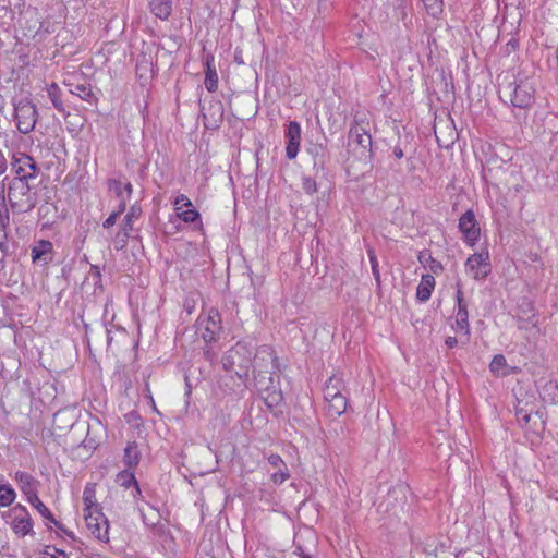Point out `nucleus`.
Masks as SVG:
<instances>
[{"mask_svg":"<svg viewBox=\"0 0 558 558\" xmlns=\"http://www.w3.org/2000/svg\"><path fill=\"white\" fill-rule=\"evenodd\" d=\"M254 373V387L258 391H266L272 384V374L278 368L275 351L269 345L259 347L252 355Z\"/></svg>","mask_w":558,"mask_h":558,"instance_id":"nucleus-1","label":"nucleus"},{"mask_svg":"<svg viewBox=\"0 0 558 558\" xmlns=\"http://www.w3.org/2000/svg\"><path fill=\"white\" fill-rule=\"evenodd\" d=\"M253 349L245 342H238L222 356V367L227 372H234L235 375L250 387V369L252 366Z\"/></svg>","mask_w":558,"mask_h":558,"instance_id":"nucleus-2","label":"nucleus"},{"mask_svg":"<svg viewBox=\"0 0 558 558\" xmlns=\"http://www.w3.org/2000/svg\"><path fill=\"white\" fill-rule=\"evenodd\" d=\"M31 181L12 178L8 183L7 199L14 213L31 211L37 204V194L31 186Z\"/></svg>","mask_w":558,"mask_h":558,"instance_id":"nucleus-3","label":"nucleus"},{"mask_svg":"<svg viewBox=\"0 0 558 558\" xmlns=\"http://www.w3.org/2000/svg\"><path fill=\"white\" fill-rule=\"evenodd\" d=\"M499 95L501 99H509L513 107L527 109L534 104L535 87L527 77L517 78L512 83L500 85Z\"/></svg>","mask_w":558,"mask_h":558,"instance_id":"nucleus-4","label":"nucleus"},{"mask_svg":"<svg viewBox=\"0 0 558 558\" xmlns=\"http://www.w3.org/2000/svg\"><path fill=\"white\" fill-rule=\"evenodd\" d=\"M324 399L328 416L336 418L345 412L348 393L342 376L333 375L328 379L324 387Z\"/></svg>","mask_w":558,"mask_h":558,"instance_id":"nucleus-5","label":"nucleus"},{"mask_svg":"<svg viewBox=\"0 0 558 558\" xmlns=\"http://www.w3.org/2000/svg\"><path fill=\"white\" fill-rule=\"evenodd\" d=\"M14 116L17 130L23 134L32 132L36 125L38 113L36 106L27 100L21 99L14 105Z\"/></svg>","mask_w":558,"mask_h":558,"instance_id":"nucleus-6","label":"nucleus"},{"mask_svg":"<svg viewBox=\"0 0 558 558\" xmlns=\"http://www.w3.org/2000/svg\"><path fill=\"white\" fill-rule=\"evenodd\" d=\"M8 518L11 529L17 536L24 537L33 532V520L24 506L16 505L11 508Z\"/></svg>","mask_w":558,"mask_h":558,"instance_id":"nucleus-7","label":"nucleus"},{"mask_svg":"<svg viewBox=\"0 0 558 558\" xmlns=\"http://www.w3.org/2000/svg\"><path fill=\"white\" fill-rule=\"evenodd\" d=\"M13 178H21L23 181H32L36 178L38 167L33 157L24 153H16L11 161Z\"/></svg>","mask_w":558,"mask_h":558,"instance_id":"nucleus-8","label":"nucleus"},{"mask_svg":"<svg viewBox=\"0 0 558 558\" xmlns=\"http://www.w3.org/2000/svg\"><path fill=\"white\" fill-rule=\"evenodd\" d=\"M456 318L454 325L452 328L456 332H460L465 336L466 340L470 336V324H469V312H468V303L464 300V294L462 291V286L460 282H457V291H456Z\"/></svg>","mask_w":558,"mask_h":558,"instance_id":"nucleus-9","label":"nucleus"},{"mask_svg":"<svg viewBox=\"0 0 558 558\" xmlns=\"http://www.w3.org/2000/svg\"><path fill=\"white\" fill-rule=\"evenodd\" d=\"M84 518L87 530L95 538L101 542L109 539V523L101 510L86 512Z\"/></svg>","mask_w":558,"mask_h":558,"instance_id":"nucleus-10","label":"nucleus"},{"mask_svg":"<svg viewBox=\"0 0 558 558\" xmlns=\"http://www.w3.org/2000/svg\"><path fill=\"white\" fill-rule=\"evenodd\" d=\"M197 324L201 336L206 343L216 341L221 330V319L218 311H209L206 316L198 318Z\"/></svg>","mask_w":558,"mask_h":558,"instance_id":"nucleus-11","label":"nucleus"},{"mask_svg":"<svg viewBox=\"0 0 558 558\" xmlns=\"http://www.w3.org/2000/svg\"><path fill=\"white\" fill-rule=\"evenodd\" d=\"M466 271L475 279H484L490 272L489 254L487 251L471 255L465 263Z\"/></svg>","mask_w":558,"mask_h":558,"instance_id":"nucleus-12","label":"nucleus"},{"mask_svg":"<svg viewBox=\"0 0 558 558\" xmlns=\"http://www.w3.org/2000/svg\"><path fill=\"white\" fill-rule=\"evenodd\" d=\"M459 229L463 233L465 242L474 245L480 236V227L472 210L465 211L460 217Z\"/></svg>","mask_w":558,"mask_h":558,"instance_id":"nucleus-13","label":"nucleus"},{"mask_svg":"<svg viewBox=\"0 0 558 558\" xmlns=\"http://www.w3.org/2000/svg\"><path fill=\"white\" fill-rule=\"evenodd\" d=\"M32 262L44 266L52 262L53 244L48 240H39L31 250Z\"/></svg>","mask_w":558,"mask_h":558,"instance_id":"nucleus-14","label":"nucleus"},{"mask_svg":"<svg viewBox=\"0 0 558 558\" xmlns=\"http://www.w3.org/2000/svg\"><path fill=\"white\" fill-rule=\"evenodd\" d=\"M286 138L288 141L286 147V156L289 159H294L299 153L301 141V126L296 121H291L288 124Z\"/></svg>","mask_w":558,"mask_h":558,"instance_id":"nucleus-15","label":"nucleus"},{"mask_svg":"<svg viewBox=\"0 0 558 558\" xmlns=\"http://www.w3.org/2000/svg\"><path fill=\"white\" fill-rule=\"evenodd\" d=\"M349 140L362 149V153L368 151L372 147V137L367 129L357 121L351 125L349 131Z\"/></svg>","mask_w":558,"mask_h":558,"instance_id":"nucleus-16","label":"nucleus"},{"mask_svg":"<svg viewBox=\"0 0 558 558\" xmlns=\"http://www.w3.org/2000/svg\"><path fill=\"white\" fill-rule=\"evenodd\" d=\"M268 463L276 469L271 474V481L274 484L280 485L290 477L289 469L279 454H270L268 457Z\"/></svg>","mask_w":558,"mask_h":558,"instance_id":"nucleus-17","label":"nucleus"},{"mask_svg":"<svg viewBox=\"0 0 558 558\" xmlns=\"http://www.w3.org/2000/svg\"><path fill=\"white\" fill-rule=\"evenodd\" d=\"M205 87L208 92H216L218 88V74L215 68V59L213 54H207L205 58Z\"/></svg>","mask_w":558,"mask_h":558,"instance_id":"nucleus-18","label":"nucleus"},{"mask_svg":"<svg viewBox=\"0 0 558 558\" xmlns=\"http://www.w3.org/2000/svg\"><path fill=\"white\" fill-rule=\"evenodd\" d=\"M489 371L496 377H506L517 372V367H510L507 363L506 357L502 354H496L490 364Z\"/></svg>","mask_w":558,"mask_h":558,"instance_id":"nucleus-19","label":"nucleus"},{"mask_svg":"<svg viewBox=\"0 0 558 558\" xmlns=\"http://www.w3.org/2000/svg\"><path fill=\"white\" fill-rule=\"evenodd\" d=\"M15 480L17 481L21 490L23 492L27 499L33 497V495L37 494V481L31 474L19 471L15 473Z\"/></svg>","mask_w":558,"mask_h":558,"instance_id":"nucleus-20","label":"nucleus"},{"mask_svg":"<svg viewBox=\"0 0 558 558\" xmlns=\"http://www.w3.org/2000/svg\"><path fill=\"white\" fill-rule=\"evenodd\" d=\"M435 288V278L433 275L425 274L421 278V282L416 289V298L421 302H426L429 300L432 292Z\"/></svg>","mask_w":558,"mask_h":558,"instance_id":"nucleus-21","label":"nucleus"},{"mask_svg":"<svg viewBox=\"0 0 558 558\" xmlns=\"http://www.w3.org/2000/svg\"><path fill=\"white\" fill-rule=\"evenodd\" d=\"M306 151L313 157L314 168L324 167L327 155L326 145L322 143H310Z\"/></svg>","mask_w":558,"mask_h":558,"instance_id":"nucleus-22","label":"nucleus"},{"mask_svg":"<svg viewBox=\"0 0 558 558\" xmlns=\"http://www.w3.org/2000/svg\"><path fill=\"white\" fill-rule=\"evenodd\" d=\"M84 513L101 510L96 499L95 484H87L83 492Z\"/></svg>","mask_w":558,"mask_h":558,"instance_id":"nucleus-23","label":"nucleus"},{"mask_svg":"<svg viewBox=\"0 0 558 558\" xmlns=\"http://www.w3.org/2000/svg\"><path fill=\"white\" fill-rule=\"evenodd\" d=\"M27 501L50 523H53L56 526L60 527L59 522L54 519L51 511L47 508V506L39 499L38 495H33Z\"/></svg>","mask_w":558,"mask_h":558,"instance_id":"nucleus-24","label":"nucleus"},{"mask_svg":"<svg viewBox=\"0 0 558 558\" xmlns=\"http://www.w3.org/2000/svg\"><path fill=\"white\" fill-rule=\"evenodd\" d=\"M151 12L159 19L166 20L171 13L170 0H153L150 2Z\"/></svg>","mask_w":558,"mask_h":558,"instance_id":"nucleus-25","label":"nucleus"},{"mask_svg":"<svg viewBox=\"0 0 558 558\" xmlns=\"http://www.w3.org/2000/svg\"><path fill=\"white\" fill-rule=\"evenodd\" d=\"M141 452L138 447L133 442L129 444L124 449V462L128 468L132 469L140 463Z\"/></svg>","mask_w":558,"mask_h":558,"instance_id":"nucleus-26","label":"nucleus"},{"mask_svg":"<svg viewBox=\"0 0 558 558\" xmlns=\"http://www.w3.org/2000/svg\"><path fill=\"white\" fill-rule=\"evenodd\" d=\"M71 93L77 95L81 99L94 105L97 102V97L93 93L92 88L84 84H77L71 89Z\"/></svg>","mask_w":558,"mask_h":558,"instance_id":"nucleus-27","label":"nucleus"},{"mask_svg":"<svg viewBox=\"0 0 558 558\" xmlns=\"http://www.w3.org/2000/svg\"><path fill=\"white\" fill-rule=\"evenodd\" d=\"M132 230L120 226L118 232L112 238V244L117 251L123 250L128 245L130 233Z\"/></svg>","mask_w":558,"mask_h":558,"instance_id":"nucleus-28","label":"nucleus"},{"mask_svg":"<svg viewBox=\"0 0 558 558\" xmlns=\"http://www.w3.org/2000/svg\"><path fill=\"white\" fill-rule=\"evenodd\" d=\"M48 96L53 105V107L59 111V112H64V107H63V104H62V100H61V90L59 88V86L56 84V83H52L49 85L48 89Z\"/></svg>","mask_w":558,"mask_h":558,"instance_id":"nucleus-29","label":"nucleus"},{"mask_svg":"<svg viewBox=\"0 0 558 558\" xmlns=\"http://www.w3.org/2000/svg\"><path fill=\"white\" fill-rule=\"evenodd\" d=\"M16 497L14 489L9 485H0V507L10 506Z\"/></svg>","mask_w":558,"mask_h":558,"instance_id":"nucleus-30","label":"nucleus"},{"mask_svg":"<svg viewBox=\"0 0 558 558\" xmlns=\"http://www.w3.org/2000/svg\"><path fill=\"white\" fill-rule=\"evenodd\" d=\"M426 12L433 17H437L442 13L444 1L442 0H422Z\"/></svg>","mask_w":558,"mask_h":558,"instance_id":"nucleus-31","label":"nucleus"},{"mask_svg":"<svg viewBox=\"0 0 558 558\" xmlns=\"http://www.w3.org/2000/svg\"><path fill=\"white\" fill-rule=\"evenodd\" d=\"M141 214L142 209L140 206H131L128 214L124 216L121 226L126 227L130 230H133V222L134 220L140 218Z\"/></svg>","mask_w":558,"mask_h":558,"instance_id":"nucleus-32","label":"nucleus"},{"mask_svg":"<svg viewBox=\"0 0 558 558\" xmlns=\"http://www.w3.org/2000/svg\"><path fill=\"white\" fill-rule=\"evenodd\" d=\"M117 482L124 488L133 487L137 483L134 474L128 470L121 471L117 475Z\"/></svg>","mask_w":558,"mask_h":558,"instance_id":"nucleus-33","label":"nucleus"},{"mask_svg":"<svg viewBox=\"0 0 558 558\" xmlns=\"http://www.w3.org/2000/svg\"><path fill=\"white\" fill-rule=\"evenodd\" d=\"M178 217L187 223H193L199 220V213L192 207H187L185 210H177Z\"/></svg>","mask_w":558,"mask_h":558,"instance_id":"nucleus-34","label":"nucleus"},{"mask_svg":"<svg viewBox=\"0 0 558 558\" xmlns=\"http://www.w3.org/2000/svg\"><path fill=\"white\" fill-rule=\"evenodd\" d=\"M44 558H69L66 553L62 549H59L57 547H47L43 551Z\"/></svg>","mask_w":558,"mask_h":558,"instance_id":"nucleus-35","label":"nucleus"},{"mask_svg":"<svg viewBox=\"0 0 558 558\" xmlns=\"http://www.w3.org/2000/svg\"><path fill=\"white\" fill-rule=\"evenodd\" d=\"M302 187L305 191V193L312 195L317 192V183L316 181L311 177H304L302 180Z\"/></svg>","mask_w":558,"mask_h":558,"instance_id":"nucleus-36","label":"nucleus"},{"mask_svg":"<svg viewBox=\"0 0 558 558\" xmlns=\"http://www.w3.org/2000/svg\"><path fill=\"white\" fill-rule=\"evenodd\" d=\"M108 189L112 191L118 197H123V184L120 180L110 179L108 181Z\"/></svg>","mask_w":558,"mask_h":558,"instance_id":"nucleus-37","label":"nucleus"},{"mask_svg":"<svg viewBox=\"0 0 558 558\" xmlns=\"http://www.w3.org/2000/svg\"><path fill=\"white\" fill-rule=\"evenodd\" d=\"M368 255H369V262H371V265H372L373 275H374L376 281L379 283L380 275H379L377 258H376V256H375L373 251H368Z\"/></svg>","mask_w":558,"mask_h":558,"instance_id":"nucleus-38","label":"nucleus"},{"mask_svg":"<svg viewBox=\"0 0 558 558\" xmlns=\"http://www.w3.org/2000/svg\"><path fill=\"white\" fill-rule=\"evenodd\" d=\"M174 205L175 210H181V206L192 207L193 204L186 195L180 194L179 196L175 197Z\"/></svg>","mask_w":558,"mask_h":558,"instance_id":"nucleus-39","label":"nucleus"},{"mask_svg":"<svg viewBox=\"0 0 558 558\" xmlns=\"http://www.w3.org/2000/svg\"><path fill=\"white\" fill-rule=\"evenodd\" d=\"M427 259L430 260L428 267L432 272L438 274L442 270V265L440 262L434 259L430 255L427 256Z\"/></svg>","mask_w":558,"mask_h":558,"instance_id":"nucleus-40","label":"nucleus"},{"mask_svg":"<svg viewBox=\"0 0 558 558\" xmlns=\"http://www.w3.org/2000/svg\"><path fill=\"white\" fill-rule=\"evenodd\" d=\"M119 218V216L117 215V213H111L109 215V217L102 222V227L105 229H110L112 226H114V223L117 222V219Z\"/></svg>","mask_w":558,"mask_h":558,"instance_id":"nucleus-41","label":"nucleus"},{"mask_svg":"<svg viewBox=\"0 0 558 558\" xmlns=\"http://www.w3.org/2000/svg\"><path fill=\"white\" fill-rule=\"evenodd\" d=\"M8 170V160L4 153L0 149V175L4 174Z\"/></svg>","mask_w":558,"mask_h":558,"instance_id":"nucleus-42","label":"nucleus"},{"mask_svg":"<svg viewBox=\"0 0 558 558\" xmlns=\"http://www.w3.org/2000/svg\"><path fill=\"white\" fill-rule=\"evenodd\" d=\"M68 414V411L65 410H61V411H58L56 414H54V417H53V424L59 427V428H62L60 425H59V422H61V420Z\"/></svg>","mask_w":558,"mask_h":558,"instance_id":"nucleus-43","label":"nucleus"},{"mask_svg":"<svg viewBox=\"0 0 558 558\" xmlns=\"http://www.w3.org/2000/svg\"><path fill=\"white\" fill-rule=\"evenodd\" d=\"M544 388L547 389V390H555L556 391L554 393V397H553L551 401H555L556 399H558V386L556 384L548 383V384H546V386Z\"/></svg>","mask_w":558,"mask_h":558,"instance_id":"nucleus-44","label":"nucleus"},{"mask_svg":"<svg viewBox=\"0 0 558 558\" xmlns=\"http://www.w3.org/2000/svg\"><path fill=\"white\" fill-rule=\"evenodd\" d=\"M125 208H126V199L124 197H122L118 208L116 210H113V213H117V215L120 217V215L125 210Z\"/></svg>","mask_w":558,"mask_h":558,"instance_id":"nucleus-45","label":"nucleus"},{"mask_svg":"<svg viewBox=\"0 0 558 558\" xmlns=\"http://www.w3.org/2000/svg\"><path fill=\"white\" fill-rule=\"evenodd\" d=\"M132 496L135 499L142 497V490L140 488L138 482L135 485H133Z\"/></svg>","mask_w":558,"mask_h":558,"instance_id":"nucleus-46","label":"nucleus"},{"mask_svg":"<svg viewBox=\"0 0 558 558\" xmlns=\"http://www.w3.org/2000/svg\"><path fill=\"white\" fill-rule=\"evenodd\" d=\"M428 255H429V254H428V253H426V252H422V253L418 255V260H420V263H421V264H423L424 266L429 265V263H430V260H428V259H427V256H428Z\"/></svg>","mask_w":558,"mask_h":558,"instance_id":"nucleus-47","label":"nucleus"},{"mask_svg":"<svg viewBox=\"0 0 558 558\" xmlns=\"http://www.w3.org/2000/svg\"><path fill=\"white\" fill-rule=\"evenodd\" d=\"M124 191H125V192H126V194H128V197L125 198V199L128 201V199L131 197L132 192H133V186H132V184H131L130 182H128V183H125V184L123 185V192H124Z\"/></svg>","mask_w":558,"mask_h":558,"instance_id":"nucleus-48","label":"nucleus"},{"mask_svg":"<svg viewBox=\"0 0 558 558\" xmlns=\"http://www.w3.org/2000/svg\"><path fill=\"white\" fill-rule=\"evenodd\" d=\"M457 343H458V340H457V338H454V337H448V338L446 339V345H447L448 348H450V349H451V348H454V347L457 345Z\"/></svg>","mask_w":558,"mask_h":558,"instance_id":"nucleus-49","label":"nucleus"},{"mask_svg":"<svg viewBox=\"0 0 558 558\" xmlns=\"http://www.w3.org/2000/svg\"><path fill=\"white\" fill-rule=\"evenodd\" d=\"M393 156H395L396 158H398V159H401V158L404 156L403 150L401 149V147L396 146V147L393 148Z\"/></svg>","mask_w":558,"mask_h":558,"instance_id":"nucleus-50","label":"nucleus"},{"mask_svg":"<svg viewBox=\"0 0 558 558\" xmlns=\"http://www.w3.org/2000/svg\"><path fill=\"white\" fill-rule=\"evenodd\" d=\"M294 553L298 554L301 558H312V556L304 553V550L300 546L295 548Z\"/></svg>","mask_w":558,"mask_h":558,"instance_id":"nucleus-51","label":"nucleus"},{"mask_svg":"<svg viewBox=\"0 0 558 558\" xmlns=\"http://www.w3.org/2000/svg\"><path fill=\"white\" fill-rule=\"evenodd\" d=\"M110 333H111V331L109 329H107V345L108 347H111L112 345V341H113V338H112V336Z\"/></svg>","mask_w":558,"mask_h":558,"instance_id":"nucleus-52","label":"nucleus"},{"mask_svg":"<svg viewBox=\"0 0 558 558\" xmlns=\"http://www.w3.org/2000/svg\"><path fill=\"white\" fill-rule=\"evenodd\" d=\"M218 111H219V119H218V120L215 122V124H213V125L205 124V125H206V128H216V126H218V124H217V123L221 120V117H222V111H221V109H220V108L218 109Z\"/></svg>","mask_w":558,"mask_h":558,"instance_id":"nucleus-53","label":"nucleus"},{"mask_svg":"<svg viewBox=\"0 0 558 558\" xmlns=\"http://www.w3.org/2000/svg\"><path fill=\"white\" fill-rule=\"evenodd\" d=\"M205 355H206V359L209 361H211L214 359V355L209 351H206Z\"/></svg>","mask_w":558,"mask_h":558,"instance_id":"nucleus-54","label":"nucleus"},{"mask_svg":"<svg viewBox=\"0 0 558 558\" xmlns=\"http://www.w3.org/2000/svg\"><path fill=\"white\" fill-rule=\"evenodd\" d=\"M507 46H510V47H512V48L514 49V48H515V46H517V43H515L514 40H510V41L507 44Z\"/></svg>","mask_w":558,"mask_h":558,"instance_id":"nucleus-55","label":"nucleus"},{"mask_svg":"<svg viewBox=\"0 0 558 558\" xmlns=\"http://www.w3.org/2000/svg\"><path fill=\"white\" fill-rule=\"evenodd\" d=\"M5 246H7V244L4 242L0 241V250L3 251Z\"/></svg>","mask_w":558,"mask_h":558,"instance_id":"nucleus-56","label":"nucleus"},{"mask_svg":"<svg viewBox=\"0 0 558 558\" xmlns=\"http://www.w3.org/2000/svg\"><path fill=\"white\" fill-rule=\"evenodd\" d=\"M523 420H524L525 422H529L530 416H529L527 414H525V415L523 416Z\"/></svg>","mask_w":558,"mask_h":558,"instance_id":"nucleus-57","label":"nucleus"},{"mask_svg":"<svg viewBox=\"0 0 558 558\" xmlns=\"http://www.w3.org/2000/svg\"><path fill=\"white\" fill-rule=\"evenodd\" d=\"M108 305H109V304H106V305H105V312H107V311H108Z\"/></svg>","mask_w":558,"mask_h":558,"instance_id":"nucleus-58","label":"nucleus"},{"mask_svg":"<svg viewBox=\"0 0 558 558\" xmlns=\"http://www.w3.org/2000/svg\"><path fill=\"white\" fill-rule=\"evenodd\" d=\"M551 558H558V555L553 556Z\"/></svg>","mask_w":558,"mask_h":558,"instance_id":"nucleus-59","label":"nucleus"}]
</instances>
